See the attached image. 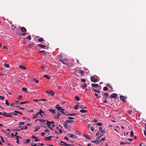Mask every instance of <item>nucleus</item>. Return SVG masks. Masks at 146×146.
<instances>
[{
	"label": "nucleus",
	"mask_w": 146,
	"mask_h": 146,
	"mask_svg": "<svg viewBox=\"0 0 146 146\" xmlns=\"http://www.w3.org/2000/svg\"><path fill=\"white\" fill-rule=\"evenodd\" d=\"M21 30L22 32L24 33V34H22L21 35H24L26 33V29L24 27H22L21 28Z\"/></svg>",
	"instance_id": "nucleus-1"
},
{
	"label": "nucleus",
	"mask_w": 146,
	"mask_h": 146,
	"mask_svg": "<svg viewBox=\"0 0 146 146\" xmlns=\"http://www.w3.org/2000/svg\"><path fill=\"white\" fill-rule=\"evenodd\" d=\"M117 96V94L115 93H113L110 96V98H116Z\"/></svg>",
	"instance_id": "nucleus-2"
},
{
	"label": "nucleus",
	"mask_w": 146,
	"mask_h": 146,
	"mask_svg": "<svg viewBox=\"0 0 146 146\" xmlns=\"http://www.w3.org/2000/svg\"><path fill=\"white\" fill-rule=\"evenodd\" d=\"M90 79L91 81L92 82H95L98 81V79L95 78L94 76L92 77Z\"/></svg>",
	"instance_id": "nucleus-3"
},
{
	"label": "nucleus",
	"mask_w": 146,
	"mask_h": 146,
	"mask_svg": "<svg viewBox=\"0 0 146 146\" xmlns=\"http://www.w3.org/2000/svg\"><path fill=\"white\" fill-rule=\"evenodd\" d=\"M59 60L63 64H66V63H68L67 60L66 59H60Z\"/></svg>",
	"instance_id": "nucleus-4"
},
{
	"label": "nucleus",
	"mask_w": 146,
	"mask_h": 146,
	"mask_svg": "<svg viewBox=\"0 0 146 146\" xmlns=\"http://www.w3.org/2000/svg\"><path fill=\"white\" fill-rule=\"evenodd\" d=\"M60 143H63V144H60L61 145H66V146H70V145H70V144H68L64 142L63 141H60Z\"/></svg>",
	"instance_id": "nucleus-5"
},
{
	"label": "nucleus",
	"mask_w": 146,
	"mask_h": 146,
	"mask_svg": "<svg viewBox=\"0 0 146 146\" xmlns=\"http://www.w3.org/2000/svg\"><path fill=\"white\" fill-rule=\"evenodd\" d=\"M68 135L69 136V137L70 138H77V137L71 133H69L68 134Z\"/></svg>",
	"instance_id": "nucleus-6"
},
{
	"label": "nucleus",
	"mask_w": 146,
	"mask_h": 146,
	"mask_svg": "<svg viewBox=\"0 0 146 146\" xmlns=\"http://www.w3.org/2000/svg\"><path fill=\"white\" fill-rule=\"evenodd\" d=\"M91 142L93 143H95L96 144H98L101 142V141H99V140L98 139L97 141H91Z\"/></svg>",
	"instance_id": "nucleus-7"
},
{
	"label": "nucleus",
	"mask_w": 146,
	"mask_h": 146,
	"mask_svg": "<svg viewBox=\"0 0 146 146\" xmlns=\"http://www.w3.org/2000/svg\"><path fill=\"white\" fill-rule=\"evenodd\" d=\"M46 93L48 94H50L51 96H53L54 94V93L52 91H46Z\"/></svg>",
	"instance_id": "nucleus-8"
},
{
	"label": "nucleus",
	"mask_w": 146,
	"mask_h": 146,
	"mask_svg": "<svg viewBox=\"0 0 146 146\" xmlns=\"http://www.w3.org/2000/svg\"><path fill=\"white\" fill-rule=\"evenodd\" d=\"M84 136L85 138H86V139H87L89 140H90L91 139V138L90 137V136L89 135H88L84 134Z\"/></svg>",
	"instance_id": "nucleus-9"
},
{
	"label": "nucleus",
	"mask_w": 146,
	"mask_h": 146,
	"mask_svg": "<svg viewBox=\"0 0 146 146\" xmlns=\"http://www.w3.org/2000/svg\"><path fill=\"white\" fill-rule=\"evenodd\" d=\"M99 84H91V86L92 87L94 88H97L99 86Z\"/></svg>",
	"instance_id": "nucleus-10"
},
{
	"label": "nucleus",
	"mask_w": 146,
	"mask_h": 146,
	"mask_svg": "<svg viewBox=\"0 0 146 146\" xmlns=\"http://www.w3.org/2000/svg\"><path fill=\"white\" fill-rule=\"evenodd\" d=\"M19 67L23 70H25L26 69V67L23 65L20 64L19 65Z\"/></svg>",
	"instance_id": "nucleus-11"
},
{
	"label": "nucleus",
	"mask_w": 146,
	"mask_h": 146,
	"mask_svg": "<svg viewBox=\"0 0 146 146\" xmlns=\"http://www.w3.org/2000/svg\"><path fill=\"white\" fill-rule=\"evenodd\" d=\"M74 121L73 120H72L70 119L67 120H66L65 122L66 123H72Z\"/></svg>",
	"instance_id": "nucleus-12"
},
{
	"label": "nucleus",
	"mask_w": 146,
	"mask_h": 146,
	"mask_svg": "<svg viewBox=\"0 0 146 146\" xmlns=\"http://www.w3.org/2000/svg\"><path fill=\"white\" fill-rule=\"evenodd\" d=\"M37 46H39V47H41L42 48H44L45 47V46L44 45L38 44H37Z\"/></svg>",
	"instance_id": "nucleus-13"
},
{
	"label": "nucleus",
	"mask_w": 146,
	"mask_h": 146,
	"mask_svg": "<svg viewBox=\"0 0 146 146\" xmlns=\"http://www.w3.org/2000/svg\"><path fill=\"white\" fill-rule=\"evenodd\" d=\"M120 98L123 102H126V101L125 100V98L123 96H120Z\"/></svg>",
	"instance_id": "nucleus-14"
},
{
	"label": "nucleus",
	"mask_w": 146,
	"mask_h": 146,
	"mask_svg": "<svg viewBox=\"0 0 146 146\" xmlns=\"http://www.w3.org/2000/svg\"><path fill=\"white\" fill-rule=\"evenodd\" d=\"M53 137L52 136H50L48 137H46L45 138V139L48 140L49 141H50L51 140V138H52Z\"/></svg>",
	"instance_id": "nucleus-15"
},
{
	"label": "nucleus",
	"mask_w": 146,
	"mask_h": 146,
	"mask_svg": "<svg viewBox=\"0 0 146 146\" xmlns=\"http://www.w3.org/2000/svg\"><path fill=\"white\" fill-rule=\"evenodd\" d=\"M2 115L3 116H5V117H9V114H8V113H7L3 112V114H2Z\"/></svg>",
	"instance_id": "nucleus-16"
},
{
	"label": "nucleus",
	"mask_w": 146,
	"mask_h": 146,
	"mask_svg": "<svg viewBox=\"0 0 146 146\" xmlns=\"http://www.w3.org/2000/svg\"><path fill=\"white\" fill-rule=\"evenodd\" d=\"M38 53H42V54L44 55L46 53V52H45V51H44V50H41V51H39L38 52Z\"/></svg>",
	"instance_id": "nucleus-17"
},
{
	"label": "nucleus",
	"mask_w": 146,
	"mask_h": 146,
	"mask_svg": "<svg viewBox=\"0 0 146 146\" xmlns=\"http://www.w3.org/2000/svg\"><path fill=\"white\" fill-rule=\"evenodd\" d=\"M48 110L49 111L51 112H52V113H53V114H55V110H52V109H51L49 110Z\"/></svg>",
	"instance_id": "nucleus-18"
},
{
	"label": "nucleus",
	"mask_w": 146,
	"mask_h": 146,
	"mask_svg": "<svg viewBox=\"0 0 146 146\" xmlns=\"http://www.w3.org/2000/svg\"><path fill=\"white\" fill-rule=\"evenodd\" d=\"M42 113L43 114L45 115L43 111L41 109H40V110L39 111V112H38L37 113V114H39L40 113Z\"/></svg>",
	"instance_id": "nucleus-19"
},
{
	"label": "nucleus",
	"mask_w": 146,
	"mask_h": 146,
	"mask_svg": "<svg viewBox=\"0 0 146 146\" xmlns=\"http://www.w3.org/2000/svg\"><path fill=\"white\" fill-rule=\"evenodd\" d=\"M61 114V113H60L59 112H58V113L57 114V116L54 117V118L56 119H58L59 118V116Z\"/></svg>",
	"instance_id": "nucleus-20"
},
{
	"label": "nucleus",
	"mask_w": 146,
	"mask_h": 146,
	"mask_svg": "<svg viewBox=\"0 0 146 146\" xmlns=\"http://www.w3.org/2000/svg\"><path fill=\"white\" fill-rule=\"evenodd\" d=\"M37 40L40 42H42L44 40L42 38H38Z\"/></svg>",
	"instance_id": "nucleus-21"
},
{
	"label": "nucleus",
	"mask_w": 146,
	"mask_h": 146,
	"mask_svg": "<svg viewBox=\"0 0 146 146\" xmlns=\"http://www.w3.org/2000/svg\"><path fill=\"white\" fill-rule=\"evenodd\" d=\"M34 45V44L32 42V43L29 44L28 45V46L29 48H32L33 46Z\"/></svg>",
	"instance_id": "nucleus-22"
},
{
	"label": "nucleus",
	"mask_w": 146,
	"mask_h": 146,
	"mask_svg": "<svg viewBox=\"0 0 146 146\" xmlns=\"http://www.w3.org/2000/svg\"><path fill=\"white\" fill-rule=\"evenodd\" d=\"M45 78H46V79L49 80L50 79V77L49 76H48L46 75H45L43 76Z\"/></svg>",
	"instance_id": "nucleus-23"
},
{
	"label": "nucleus",
	"mask_w": 146,
	"mask_h": 146,
	"mask_svg": "<svg viewBox=\"0 0 146 146\" xmlns=\"http://www.w3.org/2000/svg\"><path fill=\"white\" fill-rule=\"evenodd\" d=\"M9 114L13 115H17V114L15 113V111L13 112L12 113H9Z\"/></svg>",
	"instance_id": "nucleus-24"
},
{
	"label": "nucleus",
	"mask_w": 146,
	"mask_h": 146,
	"mask_svg": "<svg viewBox=\"0 0 146 146\" xmlns=\"http://www.w3.org/2000/svg\"><path fill=\"white\" fill-rule=\"evenodd\" d=\"M38 120L40 121L43 122V123H44L46 121V120L42 119H38Z\"/></svg>",
	"instance_id": "nucleus-25"
},
{
	"label": "nucleus",
	"mask_w": 146,
	"mask_h": 146,
	"mask_svg": "<svg viewBox=\"0 0 146 146\" xmlns=\"http://www.w3.org/2000/svg\"><path fill=\"white\" fill-rule=\"evenodd\" d=\"M68 115L69 116H74L77 115L76 113H68Z\"/></svg>",
	"instance_id": "nucleus-26"
},
{
	"label": "nucleus",
	"mask_w": 146,
	"mask_h": 146,
	"mask_svg": "<svg viewBox=\"0 0 146 146\" xmlns=\"http://www.w3.org/2000/svg\"><path fill=\"white\" fill-rule=\"evenodd\" d=\"M22 90L23 91L26 92H27V89L26 88H23L22 89Z\"/></svg>",
	"instance_id": "nucleus-27"
},
{
	"label": "nucleus",
	"mask_w": 146,
	"mask_h": 146,
	"mask_svg": "<svg viewBox=\"0 0 146 146\" xmlns=\"http://www.w3.org/2000/svg\"><path fill=\"white\" fill-rule=\"evenodd\" d=\"M80 111L82 112V113H86L87 112V111H86V110H80Z\"/></svg>",
	"instance_id": "nucleus-28"
},
{
	"label": "nucleus",
	"mask_w": 146,
	"mask_h": 146,
	"mask_svg": "<svg viewBox=\"0 0 146 146\" xmlns=\"http://www.w3.org/2000/svg\"><path fill=\"white\" fill-rule=\"evenodd\" d=\"M131 143L128 142H126L125 143H124L123 142H121L120 144L125 145L126 144H130Z\"/></svg>",
	"instance_id": "nucleus-29"
},
{
	"label": "nucleus",
	"mask_w": 146,
	"mask_h": 146,
	"mask_svg": "<svg viewBox=\"0 0 146 146\" xmlns=\"http://www.w3.org/2000/svg\"><path fill=\"white\" fill-rule=\"evenodd\" d=\"M79 72H80V74H81V76H83L84 75H82V74L84 72V71H83V70H79Z\"/></svg>",
	"instance_id": "nucleus-30"
},
{
	"label": "nucleus",
	"mask_w": 146,
	"mask_h": 146,
	"mask_svg": "<svg viewBox=\"0 0 146 146\" xmlns=\"http://www.w3.org/2000/svg\"><path fill=\"white\" fill-rule=\"evenodd\" d=\"M19 136H16V139L17 140V141H16V143H17L19 144Z\"/></svg>",
	"instance_id": "nucleus-31"
},
{
	"label": "nucleus",
	"mask_w": 146,
	"mask_h": 146,
	"mask_svg": "<svg viewBox=\"0 0 146 146\" xmlns=\"http://www.w3.org/2000/svg\"><path fill=\"white\" fill-rule=\"evenodd\" d=\"M55 108H56L58 111H60L61 110L62 108L61 107H56L55 106Z\"/></svg>",
	"instance_id": "nucleus-32"
},
{
	"label": "nucleus",
	"mask_w": 146,
	"mask_h": 146,
	"mask_svg": "<svg viewBox=\"0 0 146 146\" xmlns=\"http://www.w3.org/2000/svg\"><path fill=\"white\" fill-rule=\"evenodd\" d=\"M15 113H19V114H20L21 115H23V113L21 112H20V111H16V110H15Z\"/></svg>",
	"instance_id": "nucleus-33"
},
{
	"label": "nucleus",
	"mask_w": 146,
	"mask_h": 146,
	"mask_svg": "<svg viewBox=\"0 0 146 146\" xmlns=\"http://www.w3.org/2000/svg\"><path fill=\"white\" fill-rule=\"evenodd\" d=\"M46 122H47V123H50L51 124H53L54 123V122H53V121H48V120H46Z\"/></svg>",
	"instance_id": "nucleus-34"
},
{
	"label": "nucleus",
	"mask_w": 146,
	"mask_h": 146,
	"mask_svg": "<svg viewBox=\"0 0 146 146\" xmlns=\"http://www.w3.org/2000/svg\"><path fill=\"white\" fill-rule=\"evenodd\" d=\"M75 98L76 100H78V101L79 100V96H75Z\"/></svg>",
	"instance_id": "nucleus-35"
},
{
	"label": "nucleus",
	"mask_w": 146,
	"mask_h": 146,
	"mask_svg": "<svg viewBox=\"0 0 146 146\" xmlns=\"http://www.w3.org/2000/svg\"><path fill=\"white\" fill-rule=\"evenodd\" d=\"M108 90V88L107 87H105L103 88V90L104 91H107Z\"/></svg>",
	"instance_id": "nucleus-36"
},
{
	"label": "nucleus",
	"mask_w": 146,
	"mask_h": 146,
	"mask_svg": "<svg viewBox=\"0 0 146 146\" xmlns=\"http://www.w3.org/2000/svg\"><path fill=\"white\" fill-rule=\"evenodd\" d=\"M96 125H97L98 126H100L102 125V123L101 122L98 123Z\"/></svg>",
	"instance_id": "nucleus-37"
},
{
	"label": "nucleus",
	"mask_w": 146,
	"mask_h": 146,
	"mask_svg": "<svg viewBox=\"0 0 146 146\" xmlns=\"http://www.w3.org/2000/svg\"><path fill=\"white\" fill-rule=\"evenodd\" d=\"M28 102H21L20 103H19L18 104H25L27 103Z\"/></svg>",
	"instance_id": "nucleus-38"
},
{
	"label": "nucleus",
	"mask_w": 146,
	"mask_h": 146,
	"mask_svg": "<svg viewBox=\"0 0 146 146\" xmlns=\"http://www.w3.org/2000/svg\"><path fill=\"white\" fill-rule=\"evenodd\" d=\"M38 115V114H37V113L36 115H33V119H35V118H37L38 117V116L37 115Z\"/></svg>",
	"instance_id": "nucleus-39"
},
{
	"label": "nucleus",
	"mask_w": 146,
	"mask_h": 146,
	"mask_svg": "<svg viewBox=\"0 0 146 146\" xmlns=\"http://www.w3.org/2000/svg\"><path fill=\"white\" fill-rule=\"evenodd\" d=\"M67 123H66L65 122L64 123V126L65 128H67Z\"/></svg>",
	"instance_id": "nucleus-40"
},
{
	"label": "nucleus",
	"mask_w": 146,
	"mask_h": 146,
	"mask_svg": "<svg viewBox=\"0 0 146 146\" xmlns=\"http://www.w3.org/2000/svg\"><path fill=\"white\" fill-rule=\"evenodd\" d=\"M27 39H28L29 40H31V36L29 35L28 37H27L26 38Z\"/></svg>",
	"instance_id": "nucleus-41"
},
{
	"label": "nucleus",
	"mask_w": 146,
	"mask_h": 146,
	"mask_svg": "<svg viewBox=\"0 0 146 146\" xmlns=\"http://www.w3.org/2000/svg\"><path fill=\"white\" fill-rule=\"evenodd\" d=\"M93 90H94V91L96 92H97L98 93H100V91L97 90L95 89L94 88L93 89Z\"/></svg>",
	"instance_id": "nucleus-42"
},
{
	"label": "nucleus",
	"mask_w": 146,
	"mask_h": 146,
	"mask_svg": "<svg viewBox=\"0 0 146 146\" xmlns=\"http://www.w3.org/2000/svg\"><path fill=\"white\" fill-rule=\"evenodd\" d=\"M5 104L7 106H9V102H8L7 101V100H5Z\"/></svg>",
	"instance_id": "nucleus-43"
},
{
	"label": "nucleus",
	"mask_w": 146,
	"mask_h": 146,
	"mask_svg": "<svg viewBox=\"0 0 146 146\" xmlns=\"http://www.w3.org/2000/svg\"><path fill=\"white\" fill-rule=\"evenodd\" d=\"M133 134H134V133H133V131H131V135H130V136H131V137H132L133 136Z\"/></svg>",
	"instance_id": "nucleus-44"
},
{
	"label": "nucleus",
	"mask_w": 146,
	"mask_h": 146,
	"mask_svg": "<svg viewBox=\"0 0 146 146\" xmlns=\"http://www.w3.org/2000/svg\"><path fill=\"white\" fill-rule=\"evenodd\" d=\"M104 96H106L107 97H108L109 96V95L108 93L105 92L104 94Z\"/></svg>",
	"instance_id": "nucleus-45"
},
{
	"label": "nucleus",
	"mask_w": 146,
	"mask_h": 146,
	"mask_svg": "<svg viewBox=\"0 0 146 146\" xmlns=\"http://www.w3.org/2000/svg\"><path fill=\"white\" fill-rule=\"evenodd\" d=\"M25 123L24 122H20L19 123V125H23Z\"/></svg>",
	"instance_id": "nucleus-46"
},
{
	"label": "nucleus",
	"mask_w": 146,
	"mask_h": 146,
	"mask_svg": "<svg viewBox=\"0 0 146 146\" xmlns=\"http://www.w3.org/2000/svg\"><path fill=\"white\" fill-rule=\"evenodd\" d=\"M4 66L7 68H9V64H4Z\"/></svg>",
	"instance_id": "nucleus-47"
},
{
	"label": "nucleus",
	"mask_w": 146,
	"mask_h": 146,
	"mask_svg": "<svg viewBox=\"0 0 146 146\" xmlns=\"http://www.w3.org/2000/svg\"><path fill=\"white\" fill-rule=\"evenodd\" d=\"M78 106L77 105H75L74 107V109L76 110H77L78 109Z\"/></svg>",
	"instance_id": "nucleus-48"
},
{
	"label": "nucleus",
	"mask_w": 146,
	"mask_h": 146,
	"mask_svg": "<svg viewBox=\"0 0 146 146\" xmlns=\"http://www.w3.org/2000/svg\"><path fill=\"white\" fill-rule=\"evenodd\" d=\"M107 85L110 88H111V89L112 88L110 84H107Z\"/></svg>",
	"instance_id": "nucleus-49"
},
{
	"label": "nucleus",
	"mask_w": 146,
	"mask_h": 146,
	"mask_svg": "<svg viewBox=\"0 0 146 146\" xmlns=\"http://www.w3.org/2000/svg\"><path fill=\"white\" fill-rule=\"evenodd\" d=\"M0 137L1 138V141H2V142L3 143H4V140H3V137L2 136H0Z\"/></svg>",
	"instance_id": "nucleus-50"
},
{
	"label": "nucleus",
	"mask_w": 146,
	"mask_h": 146,
	"mask_svg": "<svg viewBox=\"0 0 146 146\" xmlns=\"http://www.w3.org/2000/svg\"><path fill=\"white\" fill-rule=\"evenodd\" d=\"M83 88H85L87 87L86 84H84L82 86Z\"/></svg>",
	"instance_id": "nucleus-51"
},
{
	"label": "nucleus",
	"mask_w": 146,
	"mask_h": 146,
	"mask_svg": "<svg viewBox=\"0 0 146 146\" xmlns=\"http://www.w3.org/2000/svg\"><path fill=\"white\" fill-rule=\"evenodd\" d=\"M58 87V86H54L53 88L54 90H56L57 89Z\"/></svg>",
	"instance_id": "nucleus-52"
},
{
	"label": "nucleus",
	"mask_w": 146,
	"mask_h": 146,
	"mask_svg": "<svg viewBox=\"0 0 146 146\" xmlns=\"http://www.w3.org/2000/svg\"><path fill=\"white\" fill-rule=\"evenodd\" d=\"M22 98V96L21 95H19L18 96V99L20 100Z\"/></svg>",
	"instance_id": "nucleus-53"
},
{
	"label": "nucleus",
	"mask_w": 146,
	"mask_h": 146,
	"mask_svg": "<svg viewBox=\"0 0 146 146\" xmlns=\"http://www.w3.org/2000/svg\"><path fill=\"white\" fill-rule=\"evenodd\" d=\"M47 127H50V126H51V124L50 123H47Z\"/></svg>",
	"instance_id": "nucleus-54"
},
{
	"label": "nucleus",
	"mask_w": 146,
	"mask_h": 146,
	"mask_svg": "<svg viewBox=\"0 0 146 146\" xmlns=\"http://www.w3.org/2000/svg\"><path fill=\"white\" fill-rule=\"evenodd\" d=\"M31 138L32 139H36V137L35 136H34V135H33L31 137Z\"/></svg>",
	"instance_id": "nucleus-55"
},
{
	"label": "nucleus",
	"mask_w": 146,
	"mask_h": 146,
	"mask_svg": "<svg viewBox=\"0 0 146 146\" xmlns=\"http://www.w3.org/2000/svg\"><path fill=\"white\" fill-rule=\"evenodd\" d=\"M106 98H107V97H106V98H105V100L103 102L105 103H107V99H106Z\"/></svg>",
	"instance_id": "nucleus-56"
},
{
	"label": "nucleus",
	"mask_w": 146,
	"mask_h": 146,
	"mask_svg": "<svg viewBox=\"0 0 146 146\" xmlns=\"http://www.w3.org/2000/svg\"><path fill=\"white\" fill-rule=\"evenodd\" d=\"M90 129H91V131H94V127H91Z\"/></svg>",
	"instance_id": "nucleus-57"
},
{
	"label": "nucleus",
	"mask_w": 146,
	"mask_h": 146,
	"mask_svg": "<svg viewBox=\"0 0 146 146\" xmlns=\"http://www.w3.org/2000/svg\"><path fill=\"white\" fill-rule=\"evenodd\" d=\"M33 79L35 81L36 83H38V81L36 80L35 78H34Z\"/></svg>",
	"instance_id": "nucleus-58"
},
{
	"label": "nucleus",
	"mask_w": 146,
	"mask_h": 146,
	"mask_svg": "<svg viewBox=\"0 0 146 146\" xmlns=\"http://www.w3.org/2000/svg\"><path fill=\"white\" fill-rule=\"evenodd\" d=\"M30 141V140L29 139H27L25 142L26 143H29V142Z\"/></svg>",
	"instance_id": "nucleus-59"
},
{
	"label": "nucleus",
	"mask_w": 146,
	"mask_h": 146,
	"mask_svg": "<svg viewBox=\"0 0 146 146\" xmlns=\"http://www.w3.org/2000/svg\"><path fill=\"white\" fill-rule=\"evenodd\" d=\"M0 98L1 99V100H3L5 98L3 96H0Z\"/></svg>",
	"instance_id": "nucleus-60"
},
{
	"label": "nucleus",
	"mask_w": 146,
	"mask_h": 146,
	"mask_svg": "<svg viewBox=\"0 0 146 146\" xmlns=\"http://www.w3.org/2000/svg\"><path fill=\"white\" fill-rule=\"evenodd\" d=\"M81 81L83 82H86V80L84 79H82Z\"/></svg>",
	"instance_id": "nucleus-61"
},
{
	"label": "nucleus",
	"mask_w": 146,
	"mask_h": 146,
	"mask_svg": "<svg viewBox=\"0 0 146 146\" xmlns=\"http://www.w3.org/2000/svg\"><path fill=\"white\" fill-rule=\"evenodd\" d=\"M34 100V101H35V102H38V101H41V100Z\"/></svg>",
	"instance_id": "nucleus-62"
},
{
	"label": "nucleus",
	"mask_w": 146,
	"mask_h": 146,
	"mask_svg": "<svg viewBox=\"0 0 146 146\" xmlns=\"http://www.w3.org/2000/svg\"><path fill=\"white\" fill-rule=\"evenodd\" d=\"M40 140H38V139H37V138L36 139H35L34 140V141H39Z\"/></svg>",
	"instance_id": "nucleus-63"
},
{
	"label": "nucleus",
	"mask_w": 146,
	"mask_h": 146,
	"mask_svg": "<svg viewBox=\"0 0 146 146\" xmlns=\"http://www.w3.org/2000/svg\"><path fill=\"white\" fill-rule=\"evenodd\" d=\"M41 136H44V135L45 134V133L44 132H42V133H41Z\"/></svg>",
	"instance_id": "nucleus-64"
}]
</instances>
